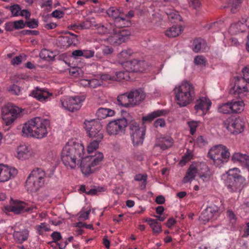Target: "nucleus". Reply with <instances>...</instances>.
Masks as SVG:
<instances>
[{"instance_id": "obj_1", "label": "nucleus", "mask_w": 249, "mask_h": 249, "mask_svg": "<svg viewBox=\"0 0 249 249\" xmlns=\"http://www.w3.org/2000/svg\"><path fill=\"white\" fill-rule=\"evenodd\" d=\"M61 159L64 164L73 169L79 165L82 172L88 175L94 172L104 159L101 152H97L94 155L87 156L82 143L77 140H69L62 148Z\"/></svg>"}, {"instance_id": "obj_2", "label": "nucleus", "mask_w": 249, "mask_h": 249, "mask_svg": "<svg viewBox=\"0 0 249 249\" xmlns=\"http://www.w3.org/2000/svg\"><path fill=\"white\" fill-rule=\"evenodd\" d=\"M49 127V122L47 119L36 117L23 124L21 132L24 136L41 139L47 136Z\"/></svg>"}, {"instance_id": "obj_3", "label": "nucleus", "mask_w": 249, "mask_h": 249, "mask_svg": "<svg viewBox=\"0 0 249 249\" xmlns=\"http://www.w3.org/2000/svg\"><path fill=\"white\" fill-rule=\"evenodd\" d=\"M221 178L231 192H240L247 185L246 178L241 176L240 170L236 167L230 169L222 175Z\"/></svg>"}, {"instance_id": "obj_4", "label": "nucleus", "mask_w": 249, "mask_h": 249, "mask_svg": "<svg viewBox=\"0 0 249 249\" xmlns=\"http://www.w3.org/2000/svg\"><path fill=\"white\" fill-rule=\"evenodd\" d=\"M175 100L180 107H184L191 104L195 97V89L190 82L184 81L174 89Z\"/></svg>"}, {"instance_id": "obj_5", "label": "nucleus", "mask_w": 249, "mask_h": 249, "mask_svg": "<svg viewBox=\"0 0 249 249\" xmlns=\"http://www.w3.org/2000/svg\"><path fill=\"white\" fill-rule=\"evenodd\" d=\"M197 174L203 181L210 180L212 175L209 167L205 163L194 162L188 169L182 182L184 183L191 182L195 179Z\"/></svg>"}, {"instance_id": "obj_6", "label": "nucleus", "mask_w": 249, "mask_h": 249, "mask_svg": "<svg viewBox=\"0 0 249 249\" xmlns=\"http://www.w3.org/2000/svg\"><path fill=\"white\" fill-rule=\"evenodd\" d=\"M208 156L215 166L221 167L228 162L231 154L229 149L226 146L217 144L210 149Z\"/></svg>"}, {"instance_id": "obj_7", "label": "nucleus", "mask_w": 249, "mask_h": 249, "mask_svg": "<svg viewBox=\"0 0 249 249\" xmlns=\"http://www.w3.org/2000/svg\"><path fill=\"white\" fill-rule=\"evenodd\" d=\"M46 174L41 169H35L28 176L26 187L28 191L36 192L43 187L45 180Z\"/></svg>"}, {"instance_id": "obj_8", "label": "nucleus", "mask_w": 249, "mask_h": 249, "mask_svg": "<svg viewBox=\"0 0 249 249\" xmlns=\"http://www.w3.org/2000/svg\"><path fill=\"white\" fill-rule=\"evenodd\" d=\"M23 110L12 104H7L1 108V117L3 123L7 126L12 125L17 118L22 115Z\"/></svg>"}, {"instance_id": "obj_9", "label": "nucleus", "mask_w": 249, "mask_h": 249, "mask_svg": "<svg viewBox=\"0 0 249 249\" xmlns=\"http://www.w3.org/2000/svg\"><path fill=\"white\" fill-rule=\"evenodd\" d=\"M223 127L230 133L237 135L244 131L245 122L240 117H229L223 122Z\"/></svg>"}, {"instance_id": "obj_10", "label": "nucleus", "mask_w": 249, "mask_h": 249, "mask_svg": "<svg viewBox=\"0 0 249 249\" xmlns=\"http://www.w3.org/2000/svg\"><path fill=\"white\" fill-rule=\"evenodd\" d=\"M125 118H120L109 122L106 125V132L109 136L122 135L124 133L127 125Z\"/></svg>"}, {"instance_id": "obj_11", "label": "nucleus", "mask_w": 249, "mask_h": 249, "mask_svg": "<svg viewBox=\"0 0 249 249\" xmlns=\"http://www.w3.org/2000/svg\"><path fill=\"white\" fill-rule=\"evenodd\" d=\"M130 136L134 146L142 145L143 143L145 128L143 125L135 122H132L130 125Z\"/></svg>"}, {"instance_id": "obj_12", "label": "nucleus", "mask_w": 249, "mask_h": 249, "mask_svg": "<svg viewBox=\"0 0 249 249\" xmlns=\"http://www.w3.org/2000/svg\"><path fill=\"white\" fill-rule=\"evenodd\" d=\"M85 99V98L83 96L63 97L61 99V107L66 110L74 112L81 108L82 103Z\"/></svg>"}, {"instance_id": "obj_13", "label": "nucleus", "mask_w": 249, "mask_h": 249, "mask_svg": "<svg viewBox=\"0 0 249 249\" xmlns=\"http://www.w3.org/2000/svg\"><path fill=\"white\" fill-rule=\"evenodd\" d=\"M85 128L89 138L102 140L103 134L101 131L102 126L99 122L95 120L85 121Z\"/></svg>"}, {"instance_id": "obj_14", "label": "nucleus", "mask_w": 249, "mask_h": 249, "mask_svg": "<svg viewBox=\"0 0 249 249\" xmlns=\"http://www.w3.org/2000/svg\"><path fill=\"white\" fill-rule=\"evenodd\" d=\"M249 90V86L245 79L241 77H234L231 84L230 93L239 97L245 95Z\"/></svg>"}, {"instance_id": "obj_15", "label": "nucleus", "mask_w": 249, "mask_h": 249, "mask_svg": "<svg viewBox=\"0 0 249 249\" xmlns=\"http://www.w3.org/2000/svg\"><path fill=\"white\" fill-rule=\"evenodd\" d=\"M35 152L32 147L25 144L18 145L14 152L15 158L20 160H29L34 157Z\"/></svg>"}, {"instance_id": "obj_16", "label": "nucleus", "mask_w": 249, "mask_h": 249, "mask_svg": "<svg viewBox=\"0 0 249 249\" xmlns=\"http://www.w3.org/2000/svg\"><path fill=\"white\" fill-rule=\"evenodd\" d=\"M119 28L116 27L113 36L105 40H107L110 44H120L128 40L130 36V32L126 29L120 30Z\"/></svg>"}, {"instance_id": "obj_17", "label": "nucleus", "mask_w": 249, "mask_h": 249, "mask_svg": "<svg viewBox=\"0 0 249 249\" xmlns=\"http://www.w3.org/2000/svg\"><path fill=\"white\" fill-rule=\"evenodd\" d=\"M35 208L33 205H29L23 201L11 200L9 206L5 207V209L8 212H12L16 214L30 211Z\"/></svg>"}, {"instance_id": "obj_18", "label": "nucleus", "mask_w": 249, "mask_h": 249, "mask_svg": "<svg viewBox=\"0 0 249 249\" xmlns=\"http://www.w3.org/2000/svg\"><path fill=\"white\" fill-rule=\"evenodd\" d=\"M212 106L211 101L207 97H200L197 99L194 106L196 113L200 116H204Z\"/></svg>"}, {"instance_id": "obj_19", "label": "nucleus", "mask_w": 249, "mask_h": 249, "mask_svg": "<svg viewBox=\"0 0 249 249\" xmlns=\"http://www.w3.org/2000/svg\"><path fill=\"white\" fill-rule=\"evenodd\" d=\"M107 15L112 18L114 20L115 26L118 28L126 27L129 24L127 19L123 18V13L114 7H111L107 10Z\"/></svg>"}, {"instance_id": "obj_20", "label": "nucleus", "mask_w": 249, "mask_h": 249, "mask_svg": "<svg viewBox=\"0 0 249 249\" xmlns=\"http://www.w3.org/2000/svg\"><path fill=\"white\" fill-rule=\"evenodd\" d=\"M249 26V18L232 23L228 29V33L231 35H236L239 33L245 31Z\"/></svg>"}, {"instance_id": "obj_21", "label": "nucleus", "mask_w": 249, "mask_h": 249, "mask_svg": "<svg viewBox=\"0 0 249 249\" xmlns=\"http://www.w3.org/2000/svg\"><path fill=\"white\" fill-rule=\"evenodd\" d=\"M18 173L17 170L12 166L0 164V182L8 181L12 178H14Z\"/></svg>"}, {"instance_id": "obj_22", "label": "nucleus", "mask_w": 249, "mask_h": 249, "mask_svg": "<svg viewBox=\"0 0 249 249\" xmlns=\"http://www.w3.org/2000/svg\"><path fill=\"white\" fill-rule=\"evenodd\" d=\"M219 214V213L216 206H209L202 212L199 217V220L205 223L211 220L216 219Z\"/></svg>"}, {"instance_id": "obj_23", "label": "nucleus", "mask_w": 249, "mask_h": 249, "mask_svg": "<svg viewBox=\"0 0 249 249\" xmlns=\"http://www.w3.org/2000/svg\"><path fill=\"white\" fill-rule=\"evenodd\" d=\"M231 160L249 171V155L241 152H234L231 157Z\"/></svg>"}, {"instance_id": "obj_24", "label": "nucleus", "mask_w": 249, "mask_h": 249, "mask_svg": "<svg viewBox=\"0 0 249 249\" xmlns=\"http://www.w3.org/2000/svg\"><path fill=\"white\" fill-rule=\"evenodd\" d=\"M129 67L126 69V71H129L134 72H143L148 68V64L144 61H138L137 60H133L130 62H127Z\"/></svg>"}, {"instance_id": "obj_25", "label": "nucleus", "mask_w": 249, "mask_h": 249, "mask_svg": "<svg viewBox=\"0 0 249 249\" xmlns=\"http://www.w3.org/2000/svg\"><path fill=\"white\" fill-rule=\"evenodd\" d=\"M31 95L40 102H46L51 99L52 93L46 89L37 87L33 90Z\"/></svg>"}, {"instance_id": "obj_26", "label": "nucleus", "mask_w": 249, "mask_h": 249, "mask_svg": "<svg viewBox=\"0 0 249 249\" xmlns=\"http://www.w3.org/2000/svg\"><path fill=\"white\" fill-rule=\"evenodd\" d=\"M129 93L133 106L140 104L146 97L145 93L141 89L131 91Z\"/></svg>"}, {"instance_id": "obj_27", "label": "nucleus", "mask_w": 249, "mask_h": 249, "mask_svg": "<svg viewBox=\"0 0 249 249\" xmlns=\"http://www.w3.org/2000/svg\"><path fill=\"white\" fill-rule=\"evenodd\" d=\"M114 26L111 23H107L105 25H97L96 30L98 34L100 35H108L109 38L111 36H113L115 32V28Z\"/></svg>"}, {"instance_id": "obj_28", "label": "nucleus", "mask_w": 249, "mask_h": 249, "mask_svg": "<svg viewBox=\"0 0 249 249\" xmlns=\"http://www.w3.org/2000/svg\"><path fill=\"white\" fill-rule=\"evenodd\" d=\"M231 107V114L240 113L243 111L245 104L242 100L232 99L230 100Z\"/></svg>"}, {"instance_id": "obj_29", "label": "nucleus", "mask_w": 249, "mask_h": 249, "mask_svg": "<svg viewBox=\"0 0 249 249\" xmlns=\"http://www.w3.org/2000/svg\"><path fill=\"white\" fill-rule=\"evenodd\" d=\"M133 53V51L131 49H126L122 51L118 55L119 63L124 65L125 67H129V65L127 64L128 61V59Z\"/></svg>"}, {"instance_id": "obj_30", "label": "nucleus", "mask_w": 249, "mask_h": 249, "mask_svg": "<svg viewBox=\"0 0 249 249\" xmlns=\"http://www.w3.org/2000/svg\"><path fill=\"white\" fill-rule=\"evenodd\" d=\"M130 99V93H126L118 96L117 102L122 106L128 107L133 106Z\"/></svg>"}, {"instance_id": "obj_31", "label": "nucleus", "mask_w": 249, "mask_h": 249, "mask_svg": "<svg viewBox=\"0 0 249 249\" xmlns=\"http://www.w3.org/2000/svg\"><path fill=\"white\" fill-rule=\"evenodd\" d=\"M28 234V231L27 229H23L20 231H15L13 237L17 242L22 243L27 240Z\"/></svg>"}, {"instance_id": "obj_32", "label": "nucleus", "mask_w": 249, "mask_h": 249, "mask_svg": "<svg viewBox=\"0 0 249 249\" xmlns=\"http://www.w3.org/2000/svg\"><path fill=\"white\" fill-rule=\"evenodd\" d=\"M115 114V111L110 108H100L96 113V115L98 119H104L107 117H112Z\"/></svg>"}, {"instance_id": "obj_33", "label": "nucleus", "mask_w": 249, "mask_h": 249, "mask_svg": "<svg viewBox=\"0 0 249 249\" xmlns=\"http://www.w3.org/2000/svg\"><path fill=\"white\" fill-rule=\"evenodd\" d=\"M217 111L218 113L222 114H231L230 100L219 103L217 106Z\"/></svg>"}, {"instance_id": "obj_34", "label": "nucleus", "mask_w": 249, "mask_h": 249, "mask_svg": "<svg viewBox=\"0 0 249 249\" xmlns=\"http://www.w3.org/2000/svg\"><path fill=\"white\" fill-rule=\"evenodd\" d=\"M166 112L164 110H157L151 112L142 117V121L144 122H150L155 118L165 115Z\"/></svg>"}, {"instance_id": "obj_35", "label": "nucleus", "mask_w": 249, "mask_h": 249, "mask_svg": "<svg viewBox=\"0 0 249 249\" xmlns=\"http://www.w3.org/2000/svg\"><path fill=\"white\" fill-rule=\"evenodd\" d=\"M183 31L182 27L174 25L168 28L165 32V35L169 37H175L179 36Z\"/></svg>"}, {"instance_id": "obj_36", "label": "nucleus", "mask_w": 249, "mask_h": 249, "mask_svg": "<svg viewBox=\"0 0 249 249\" xmlns=\"http://www.w3.org/2000/svg\"><path fill=\"white\" fill-rule=\"evenodd\" d=\"M205 45L204 40L201 38L195 39L193 42V50L196 53L203 52L205 50Z\"/></svg>"}, {"instance_id": "obj_37", "label": "nucleus", "mask_w": 249, "mask_h": 249, "mask_svg": "<svg viewBox=\"0 0 249 249\" xmlns=\"http://www.w3.org/2000/svg\"><path fill=\"white\" fill-rule=\"evenodd\" d=\"M102 140L95 139L94 140L91 141L87 145V150L89 154L92 153L96 151L99 146V143Z\"/></svg>"}, {"instance_id": "obj_38", "label": "nucleus", "mask_w": 249, "mask_h": 249, "mask_svg": "<svg viewBox=\"0 0 249 249\" xmlns=\"http://www.w3.org/2000/svg\"><path fill=\"white\" fill-rule=\"evenodd\" d=\"M224 38L223 43L225 46H237L240 44L239 41L237 38L232 37H229L227 35L224 34Z\"/></svg>"}, {"instance_id": "obj_39", "label": "nucleus", "mask_w": 249, "mask_h": 249, "mask_svg": "<svg viewBox=\"0 0 249 249\" xmlns=\"http://www.w3.org/2000/svg\"><path fill=\"white\" fill-rule=\"evenodd\" d=\"M173 142V139L170 137L163 138L161 139L160 143H158L157 146L160 147L163 150L166 149L170 147Z\"/></svg>"}, {"instance_id": "obj_40", "label": "nucleus", "mask_w": 249, "mask_h": 249, "mask_svg": "<svg viewBox=\"0 0 249 249\" xmlns=\"http://www.w3.org/2000/svg\"><path fill=\"white\" fill-rule=\"evenodd\" d=\"M166 13L169 19H174L175 22L181 20L180 16L177 11L174 10H167L166 11Z\"/></svg>"}, {"instance_id": "obj_41", "label": "nucleus", "mask_w": 249, "mask_h": 249, "mask_svg": "<svg viewBox=\"0 0 249 249\" xmlns=\"http://www.w3.org/2000/svg\"><path fill=\"white\" fill-rule=\"evenodd\" d=\"M127 71H121L119 72H114L115 76V81H121L122 80H128L129 79L128 72Z\"/></svg>"}, {"instance_id": "obj_42", "label": "nucleus", "mask_w": 249, "mask_h": 249, "mask_svg": "<svg viewBox=\"0 0 249 249\" xmlns=\"http://www.w3.org/2000/svg\"><path fill=\"white\" fill-rule=\"evenodd\" d=\"M190 143L192 144V147L194 146H198L199 147H201L204 145L205 142L202 136H199L197 137L196 140L195 141L194 139L191 137L188 140Z\"/></svg>"}, {"instance_id": "obj_43", "label": "nucleus", "mask_w": 249, "mask_h": 249, "mask_svg": "<svg viewBox=\"0 0 249 249\" xmlns=\"http://www.w3.org/2000/svg\"><path fill=\"white\" fill-rule=\"evenodd\" d=\"M187 124L190 129V133L192 135H194L196 131V128L200 124V122L194 120H190L187 122Z\"/></svg>"}, {"instance_id": "obj_44", "label": "nucleus", "mask_w": 249, "mask_h": 249, "mask_svg": "<svg viewBox=\"0 0 249 249\" xmlns=\"http://www.w3.org/2000/svg\"><path fill=\"white\" fill-rule=\"evenodd\" d=\"M37 232L39 234H42L44 231H48L50 230V226L46 223H42L36 227Z\"/></svg>"}, {"instance_id": "obj_45", "label": "nucleus", "mask_w": 249, "mask_h": 249, "mask_svg": "<svg viewBox=\"0 0 249 249\" xmlns=\"http://www.w3.org/2000/svg\"><path fill=\"white\" fill-rule=\"evenodd\" d=\"M114 73H103L100 75V80L102 81L111 82L115 81Z\"/></svg>"}, {"instance_id": "obj_46", "label": "nucleus", "mask_w": 249, "mask_h": 249, "mask_svg": "<svg viewBox=\"0 0 249 249\" xmlns=\"http://www.w3.org/2000/svg\"><path fill=\"white\" fill-rule=\"evenodd\" d=\"M150 226L152 229V231L155 234H158L162 231L160 224L158 223L156 220L154 222L150 224Z\"/></svg>"}, {"instance_id": "obj_47", "label": "nucleus", "mask_w": 249, "mask_h": 249, "mask_svg": "<svg viewBox=\"0 0 249 249\" xmlns=\"http://www.w3.org/2000/svg\"><path fill=\"white\" fill-rule=\"evenodd\" d=\"M90 26V22L89 21H85L81 24H74L71 25V29L82 30L89 28Z\"/></svg>"}, {"instance_id": "obj_48", "label": "nucleus", "mask_w": 249, "mask_h": 249, "mask_svg": "<svg viewBox=\"0 0 249 249\" xmlns=\"http://www.w3.org/2000/svg\"><path fill=\"white\" fill-rule=\"evenodd\" d=\"M242 0H229V6L231 7V11L232 13H235L236 9H237Z\"/></svg>"}, {"instance_id": "obj_49", "label": "nucleus", "mask_w": 249, "mask_h": 249, "mask_svg": "<svg viewBox=\"0 0 249 249\" xmlns=\"http://www.w3.org/2000/svg\"><path fill=\"white\" fill-rule=\"evenodd\" d=\"M134 179L136 181H142L141 187L144 188L146 186L147 176L145 174H138L135 176Z\"/></svg>"}, {"instance_id": "obj_50", "label": "nucleus", "mask_w": 249, "mask_h": 249, "mask_svg": "<svg viewBox=\"0 0 249 249\" xmlns=\"http://www.w3.org/2000/svg\"><path fill=\"white\" fill-rule=\"evenodd\" d=\"M192 157V151L191 150H188L187 153L183 156L182 159L179 162L181 166L184 165L186 162L190 160Z\"/></svg>"}, {"instance_id": "obj_51", "label": "nucleus", "mask_w": 249, "mask_h": 249, "mask_svg": "<svg viewBox=\"0 0 249 249\" xmlns=\"http://www.w3.org/2000/svg\"><path fill=\"white\" fill-rule=\"evenodd\" d=\"M227 217L229 220L230 223L232 226H233L236 222V216L233 212L231 210L227 211Z\"/></svg>"}, {"instance_id": "obj_52", "label": "nucleus", "mask_w": 249, "mask_h": 249, "mask_svg": "<svg viewBox=\"0 0 249 249\" xmlns=\"http://www.w3.org/2000/svg\"><path fill=\"white\" fill-rule=\"evenodd\" d=\"M70 74L74 76L77 77L82 75L83 72L81 69L78 67L72 68L69 71Z\"/></svg>"}, {"instance_id": "obj_53", "label": "nucleus", "mask_w": 249, "mask_h": 249, "mask_svg": "<svg viewBox=\"0 0 249 249\" xmlns=\"http://www.w3.org/2000/svg\"><path fill=\"white\" fill-rule=\"evenodd\" d=\"M51 54H52V53L49 50L47 49H44L41 51L39 54V56L40 58L43 59H47L52 58L53 56L51 55Z\"/></svg>"}, {"instance_id": "obj_54", "label": "nucleus", "mask_w": 249, "mask_h": 249, "mask_svg": "<svg viewBox=\"0 0 249 249\" xmlns=\"http://www.w3.org/2000/svg\"><path fill=\"white\" fill-rule=\"evenodd\" d=\"M8 89L12 94L17 95H19L21 91L20 87L16 85H13L10 86Z\"/></svg>"}, {"instance_id": "obj_55", "label": "nucleus", "mask_w": 249, "mask_h": 249, "mask_svg": "<svg viewBox=\"0 0 249 249\" xmlns=\"http://www.w3.org/2000/svg\"><path fill=\"white\" fill-rule=\"evenodd\" d=\"M10 10L13 16H18L20 15V8L18 5H14L10 7Z\"/></svg>"}, {"instance_id": "obj_56", "label": "nucleus", "mask_w": 249, "mask_h": 249, "mask_svg": "<svg viewBox=\"0 0 249 249\" xmlns=\"http://www.w3.org/2000/svg\"><path fill=\"white\" fill-rule=\"evenodd\" d=\"M89 87L95 88L102 84V81L96 78L89 79Z\"/></svg>"}, {"instance_id": "obj_57", "label": "nucleus", "mask_w": 249, "mask_h": 249, "mask_svg": "<svg viewBox=\"0 0 249 249\" xmlns=\"http://www.w3.org/2000/svg\"><path fill=\"white\" fill-rule=\"evenodd\" d=\"M195 63L197 65L204 66L206 63V60L204 57L202 56H197L195 58Z\"/></svg>"}, {"instance_id": "obj_58", "label": "nucleus", "mask_w": 249, "mask_h": 249, "mask_svg": "<svg viewBox=\"0 0 249 249\" xmlns=\"http://www.w3.org/2000/svg\"><path fill=\"white\" fill-rule=\"evenodd\" d=\"M27 27L30 28H36L38 26V21L35 19H32L29 21H26L25 23Z\"/></svg>"}, {"instance_id": "obj_59", "label": "nucleus", "mask_w": 249, "mask_h": 249, "mask_svg": "<svg viewBox=\"0 0 249 249\" xmlns=\"http://www.w3.org/2000/svg\"><path fill=\"white\" fill-rule=\"evenodd\" d=\"M83 56L86 58H90L92 57L94 55V51L90 50H83Z\"/></svg>"}, {"instance_id": "obj_60", "label": "nucleus", "mask_w": 249, "mask_h": 249, "mask_svg": "<svg viewBox=\"0 0 249 249\" xmlns=\"http://www.w3.org/2000/svg\"><path fill=\"white\" fill-rule=\"evenodd\" d=\"M14 23L15 30L21 29L25 26V23L22 20L15 21Z\"/></svg>"}, {"instance_id": "obj_61", "label": "nucleus", "mask_w": 249, "mask_h": 249, "mask_svg": "<svg viewBox=\"0 0 249 249\" xmlns=\"http://www.w3.org/2000/svg\"><path fill=\"white\" fill-rule=\"evenodd\" d=\"M189 4L190 6L196 9L199 8L201 5V3L199 0H190Z\"/></svg>"}, {"instance_id": "obj_62", "label": "nucleus", "mask_w": 249, "mask_h": 249, "mask_svg": "<svg viewBox=\"0 0 249 249\" xmlns=\"http://www.w3.org/2000/svg\"><path fill=\"white\" fill-rule=\"evenodd\" d=\"M90 213V210H87L86 211H82L79 215V220H86L89 217V215Z\"/></svg>"}, {"instance_id": "obj_63", "label": "nucleus", "mask_w": 249, "mask_h": 249, "mask_svg": "<svg viewBox=\"0 0 249 249\" xmlns=\"http://www.w3.org/2000/svg\"><path fill=\"white\" fill-rule=\"evenodd\" d=\"M243 74V79L247 82H249V67H245L242 71Z\"/></svg>"}, {"instance_id": "obj_64", "label": "nucleus", "mask_w": 249, "mask_h": 249, "mask_svg": "<svg viewBox=\"0 0 249 249\" xmlns=\"http://www.w3.org/2000/svg\"><path fill=\"white\" fill-rule=\"evenodd\" d=\"M52 15L54 18H60L64 16V13L60 10H56L52 13Z\"/></svg>"}]
</instances>
